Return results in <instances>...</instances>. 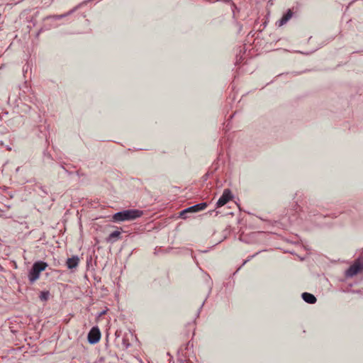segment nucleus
<instances>
[{
    "mask_svg": "<svg viewBox=\"0 0 363 363\" xmlns=\"http://www.w3.org/2000/svg\"><path fill=\"white\" fill-rule=\"evenodd\" d=\"M101 333L97 328H93L88 334V341L90 344H95L99 341Z\"/></svg>",
    "mask_w": 363,
    "mask_h": 363,
    "instance_id": "6",
    "label": "nucleus"
},
{
    "mask_svg": "<svg viewBox=\"0 0 363 363\" xmlns=\"http://www.w3.org/2000/svg\"><path fill=\"white\" fill-rule=\"evenodd\" d=\"M75 9H73V10H71L69 11V12L66 13H64V14H61V15H55V16H52L51 18L55 19V20H59V19H61L65 16H69V14H71L72 13H73V11H74Z\"/></svg>",
    "mask_w": 363,
    "mask_h": 363,
    "instance_id": "11",
    "label": "nucleus"
},
{
    "mask_svg": "<svg viewBox=\"0 0 363 363\" xmlns=\"http://www.w3.org/2000/svg\"><path fill=\"white\" fill-rule=\"evenodd\" d=\"M233 199L231 191L229 189H224L222 196L219 198L216 203V208H220L225 205L230 200Z\"/></svg>",
    "mask_w": 363,
    "mask_h": 363,
    "instance_id": "5",
    "label": "nucleus"
},
{
    "mask_svg": "<svg viewBox=\"0 0 363 363\" xmlns=\"http://www.w3.org/2000/svg\"><path fill=\"white\" fill-rule=\"evenodd\" d=\"M142 211L138 209H128L114 213L112 216L113 222H123L133 220L143 216Z\"/></svg>",
    "mask_w": 363,
    "mask_h": 363,
    "instance_id": "1",
    "label": "nucleus"
},
{
    "mask_svg": "<svg viewBox=\"0 0 363 363\" xmlns=\"http://www.w3.org/2000/svg\"><path fill=\"white\" fill-rule=\"evenodd\" d=\"M121 238V231L115 230L112 232L106 238V242L113 243Z\"/></svg>",
    "mask_w": 363,
    "mask_h": 363,
    "instance_id": "9",
    "label": "nucleus"
},
{
    "mask_svg": "<svg viewBox=\"0 0 363 363\" xmlns=\"http://www.w3.org/2000/svg\"><path fill=\"white\" fill-rule=\"evenodd\" d=\"M48 264L42 261L36 262L33 264L28 274V279L31 283L35 281L40 277L41 272L44 271Z\"/></svg>",
    "mask_w": 363,
    "mask_h": 363,
    "instance_id": "2",
    "label": "nucleus"
},
{
    "mask_svg": "<svg viewBox=\"0 0 363 363\" xmlns=\"http://www.w3.org/2000/svg\"><path fill=\"white\" fill-rule=\"evenodd\" d=\"M362 270H363V264L360 262L356 261L345 271V277H352Z\"/></svg>",
    "mask_w": 363,
    "mask_h": 363,
    "instance_id": "4",
    "label": "nucleus"
},
{
    "mask_svg": "<svg viewBox=\"0 0 363 363\" xmlns=\"http://www.w3.org/2000/svg\"><path fill=\"white\" fill-rule=\"evenodd\" d=\"M49 295L50 294L48 291H42L40 292L39 298L41 301H47L48 299Z\"/></svg>",
    "mask_w": 363,
    "mask_h": 363,
    "instance_id": "12",
    "label": "nucleus"
},
{
    "mask_svg": "<svg viewBox=\"0 0 363 363\" xmlns=\"http://www.w3.org/2000/svg\"><path fill=\"white\" fill-rule=\"evenodd\" d=\"M79 259L77 256H72L67 259L66 264L68 269H75L79 264Z\"/></svg>",
    "mask_w": 363,
    "mask_h": 363,
    "instance_id": "7",
    "label": "nucleus"
},
{
    "mask_svg": "<svg viewBox=\"0 0 363 363\" xmlns=\"http://www.w3.org/2000/svg\"><path fill=\"white\" fill-rule=\"evenodd\" d=\"M104 313H105V311H103V312H101V315H103V314H104Z\"/></svg>",
    "mask_w": 363,
    "mask_h": 363,
    "instance_id": "13",
    "label": "nucleus"
},
{
    "mask_svg": "<svg viewBox=\"0 0 363 363\" xmlns=\"http://www.w3.org/2000/svg\"><path fill=\"white\" fill-rule=\"evenodd\" d=\"M207 206L206 203H200L192 206L188 207L180 212V217L185 219L187 218V213H196L204 210Z\"/></svg>",
    "mask_w": 363,
    "mask_h": 363,
    "instance_id": "3",
    "label": "nucleus"
},
{
    "mask_svg": "<svg viewBox=\"0 0 363 363\" xmlns=\"http://www.w3.org/2000/svg\"><path fill=\"white\" fill-rule=\"evenodd\" d=\"M292 16V11L291 10H288L287 12L285 14H284L281 18L279 21H277V24L279 26H282L283 25L289 21V19L291 18Z\"/></svg>",
    "mask_w": 363,
    "mask_h": 363,
    "instance_id": "8",
    "label": "nucleus"
},
{
    "mask_svg": "<svg viewBox=\"0 0 363 363\" xmlns=\"http://www.w3.org/2000/svg\"><path fill=\"white\" fill-rule=\"evenodd\" d=\"M303 299L308 303H315L316 302V298L314 295L310 293L304 292L301 295Z\"/></svg>",
    "mask_w": 363,
    "mask_h": 363,
    "instance_id": "10",
    "label": "nucleus"
}]
</instances>
